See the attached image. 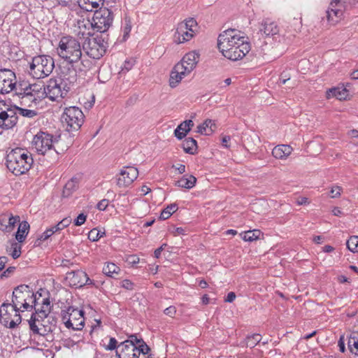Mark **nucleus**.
<instances>
[{"label": "nucleus", "instance_id": "nucleus-27", "mask_svg": "<svg viewBox=\"0 0 358 358\" xmlns=\"http://www.w3.org/2000/svg\"><path fill=\"white\" fill-rule=\"evenodd\" d=\"M196 182V178L192 176H184L180 180L175 182V185L185 188V189H191L192 188Z\"/></svg>", "mask_w": 358, "mask_h": 358}, {"label": "nucleus", "instance_id": "nucleus-22", "mask_svg": "<svg viewBox=\"0 0 358 358\" xmlns=\"http://www.w3.org/2000/svg\"><path fill=\"white\" fill-rule=\"evenodd\" d=\"M20 217L18 215L13 216L12 214L4 216L0 220L1 229L6 232L11 231L16 223L20 222Z\"/></svg>", "mask_w": 358, "mask_h": 358}, {"label": "nucleus", "instance_id": "nucleus-21", "mask_svg": "<svg viewBox=\"0 0 358 358\" xmlns=\"http://www.w3.org/2000/svg\"><path fill=\"white\" fill-rule=\"evenodd\" d=\"M259 33L266 37L274 36L279 33V28L275 22L266 19L261 24Z\"/></svg>", "mask_w": 358, "mask_h": 358}, {"label": "nucleus", "instance_id": "nucleus-7", "mask_svg": "<svg viewBox=\"0 0 358 358\" xmlns=\"http://www.w3.org/2000/svg\"><path fill=\"white\" fill-rule=\"evenodd\" d=\"M20 308H14L13 304L3 303L0 307V322L5 327L15 328L22 322Z\"/></svg>", "mask_w": 358, "mask_h": 358}, {"label": "nucleus", "instance_id": "nucleus-46", "mask_svg": "<svg viewBox=\"0 0 358 358\" xmlns=\"http://www.w3.org/2000/svg\"><path fill=\"white\" fill-rule=\"evenodd\" d=\"M103 234H104V232L94 228L90 231V232L88 234V238L93 242L97 241L99 238H101L103 236Z\"/></svg>", "mask_w": 358, "mask_h": 358}, {"label": "nucleus", "instance_id": "nucleus-36", "mask_svg": "<svg viewBox=\"0 0 358 358\" xmlns=\"http://www.w3.org/2000/svg\"><path fill=\"white\" fill-rule=\"evenodd\" d=\"M31 90L32 85L20 83L18 87H16L15 92L17 94H27V96H29L30 98L34 99Z\"/></svg>", "mask_w": 358, "mask_h": 358}, {"label": "nucleus", "instance_id": "nucleus-28", "mask_svg": "<svg viewBox=\"0 0 358 358\" xmlns=\"http://www.w3.org/2000/svg\"><path fill=\"white\" fill-rule=\"evenodd\" d=\"M216 129V124L210 119H207L197 127V132L201 134L210 135Z\"/></svg>", "mask_w": 358, "mask_h": 358}, {"label": "nucleus", "instance_id": "nucleus-47", "mask_svg": "<svg viewBox=\"0 0 358 358\" xmlns=\"http://www.w3.org/2000/svg\"><path fill=\"white\" fill-rule=\"evenodd\" d=\"M17 113L21 115L23 117H28V118H32L37 115V112L34 110H30V109H26L17 107Z\"/></svg>", "mask_w": 358, "mask_h": 358}, {"label": "nucleus", "instance_id": "nucleus-57", "mask_svg": "<svg viewBox=\"0 0 358 358\" xmlns=\"http://www.w3.org/2000/svg\"><path fill=\"white\" fill-rule=\"evenodd\" d=\"M164 313L165 315L173 318L176 313V308L173 306H171L166 308L164 310Z\"/></svg>", "mask_w": 358, "mask_h": 358}, {"label": "nucleus", "instance_id": "nucleus-19", "mask_svg": "<svg viewBox=\"0 0 358 358\" xmlns=\"http://www.w3.org/2000/svg\"><path fill=\"white\" fill-rule=\"evenodd\" d=\"M199 55L195 51L187 53L177 64L182 65L184 71L190 73L199 62Z\"/></svg>", "mask_w": 358, "mask_h": 358}, {"label": "nucleus", "instance_id": "nucleus-60", "mask_svg": "<svg viewBox=\"0 0 358 358\" xmlns=\"http://www.w3.org/2000/svg\"><path fill=\"white\" fill-rule=\"evenodd\" d=\"M108 203H109V201L108 199H102L101 201H100L97 205H96V208L99 210H106V208H107V206H108Z\"/></svg>", "mask_w": 358, "mask_h": 358}, {"label": "nucleus", "instance_id": "nucleus-1", "mask_svg": "<svg viewBox=\"0 0 358 358\" xmlns=\"http://www.w3.org/2000/svg\"><path fill=\"white\" fill-rule=\"evenodd\" d=\"M77 72L73 65L64 67L58 78L48 81L45 87L46 97L52 101L64 98L77 81Z\"/></svg>", "mask_w": 358, "mask_h": 358}, {"label": "nucleus", "instance_id": "nucleus-16", "mask_svg": "<svg viewBox=\"0 0 358 358\" xmlns=\"http://www.w3.org/2000/svg\"><path fill=\"white\" fill-rule=\"evenodd\" d=\"M66 280L69 282L71 287H82L88 284H92V280L90 279L87 273L81 270L68 272L66 275Z\"/></svg>", "mask_w": 358, "mask_h": 358}, {"label": "nucleus", "instance_id": "nucleus-29", "mask_svg": "<svg viewBox=\"0 0 358 358\" xmlns=\"http://www.w3.org/2000/svg\"><path fill=\"white\" fill-rule=\"evenodd\" d=\"M182 146L185 152L190 155H194L198 148L196 141L190 137L183 141Z\"/></svg>", "mask_w": 358, "mask_h": 358}, {"label": "nucleus", "instance_id": "nucleus-62", "mask_svg": "<svg viewBox=\"0 0 358 358\" xmlns=\"http://www.w3.org/2000/svg\"><path fill=\"white\" fill-rule=\"evenodd\" d=\"M121 286L127 289H132L134 284L129 280H124L122 281Z\"/></svg>", "mask_w": 358, "mask_h": 358}, {"label": "nucleus", "instance_id": "nucleus-39", "mask_svg": "<svg viewBox=\"0 0 358 358\" xmlns=\"http://www.w3.org/2000/svg\"><path fill=\"white\" fill-rule=\"evenodd\" d=\"M260 234L261 232L259 230L255 229L252 231H245L243 234H241V236L242 239L245 241L252 242L258 239Z\"/></svg>", "mask_w": 358, "mask_h": 358}, {"label": "nucleus", "instance_id": "nucleus-55", "mask_svg": "<svg viewBox=\"0 0 358 358\" xmlns=\"http://www.w3.org/2000/svg\"><path fill=\"white\" fill-rule=\"evenodd\" d=\"M91 61L89 59H83L80 62V66L78 67L79 71H85L87 69L90 68Z\"/></svg>", "mask_w": 358, "mask_h": 358}, {"label": "nucleus", "instance_id": "nucleus-63", "mask_svg": "<svg viewBox=\"0 0 358 358\" xmlns=\"http://www.w3.org/2000/svg\"><path fill=\"white\" fill-rule=\"evenodd\" d=\"M61 227H63L64 229L67 227L71 223V218L70 217H67L64 218L60 222Z\"/></svg>", "mask_w": 358, "mask_h": 358}, {"label": "nucleus", "instance_id": "nucleus-42", "mask_svg": "<svg viewBox=\"0 0 358 358\" xmlns=\"http://www.w3.org/2000/svg\"><path fill=\"white\" fill-rule=\"evenodd\" d=\"M183 125L184 122H182L174 130V136L179 140L184 138L189 133V131H187V127H185Z\"/></svg>", "mask_w": 358, "mask_h": 358}, {"label": "nucleus", "instance_id": "nucleus-50", "mask_svg": "<svg viewBox=\"0 0 358 358\" xmlns=\"http://www.w3.org/2000/svg\"><path fill=\"white\" fill-rule=\"evenodd\" d=\"M150 348L149 346L143 341V343H140L138 346H136V352L137 353L138 357L141 353L143 355L148 354Z\"/></svg>", "mask_w": 358, "mask_h": 358}, {"label": "nucleus", "instance_id": "nucleus-34", "mask_svg": "<svg viewBox=\"0 0 358 358\" xmlns=\"http://www.w3.org/2000/svg\"><path fill=\"white\" fill-rule=\"evenodd\" d=\"M45 85H38V84H33L32 85V94L34 95V99H36L38 101L46 97V92H45Z\"/></svg>", "mask_w": 358, "mask_h": 358}, {"label": "nucleus", "instance_id": "nucleus-3", "mask_svg": "<svg viewBox=\"0 0 358 358\" xmlns=\"http://www.w3.org/2000/svg\"><path fill=\"white\" fill-rule=\"evenodd\" d=\"M58 55L70 64L77 63L82 57V48L80 42L75 38L63 36L57 48Z\"/></svg>", "mask_w": 358, "mask_h": 358}, {"label": "nucleus", "instance_id": "nucleus-9", "mask_svg": "<svg viewBox=\"0 0 358 358\" xmlns=\"http://www.w3.org/2000/svg\"><path fill=\"white\" fill-rule=\"evenodd\" d=\"M84 118L83 111L76 106L66 108L62 115V121L66 124L69 131H78L83 124Z\"/></svg>", "mask_w": 358, "mask_h": 358}, {"label": "nucleus", "instance_id": "nucleus-18", "mask_svg": "<svg viewBox=\"0 0 358 358\" xmlns=\"http://www.w3.org/2000/svg\"><path fill=\"white\" fill-rule=\"evenodd\" d=\"M238 45H235L232 46L231 53H233L232 56H224L226 58L231 60V61H237L241 59L243 57L248 54L250 50V43L245 41V37L242 38V41Z\"/></svg>", "mask_w": 358, "mask_h": 358}, {"label": "nucleus", "instance_id": "nucleus-12", "mask_svg": "<svg viewBox=\"0 0 358 358\" xmlns=\"http://www.w3.org/2000/svg\"><path fill=\"white\" fill-rule=\"evenodd\" d=\"M83 49L91 58L99 59L105 54L106 47L101 37H87Z\"/></svg>", "mask_w": 358, "mask_h": 358}, {"label": "nucleus", "instance_id": "nucleus-64", "mask_svg": "<svg viewBox=\"0 0 358 358\" xmlns=\"http://www.w3.org/2000/svg\"><path fill=\"white\" fill-rule=\"evenodd\" d=\"M235 299H236L235 293L233 292H230L229 293H228L227 297L224 299V301L227 302V303H231L235 300Z\"/></svg>", "mask_w": 358, "mask_h": 358}, {"label": "nucleus", "instance_id": "nucleus-58", "mask_svg": "<svg viewBox=\"0 0 358 358\" xmlns=\"http://www.w3.org/2000/svg\"><path fill=\"white\" fill-rule=\"evenodd\" d=\"M117 341L115 338H110L109 343L105 347L107 350H113L117 348Z\"/></svg>", "mask_w": 358, "mask_h": 358}, {"label": "nucleus", "instance_id": "nucleus-11", "mask_svg": "<svg viewBox=\"0 0 358 358\" xmlns=\"http://www.w3.org/2000/svg\"><path fill=\"white\" fill-rule=\"evenodd\" d=\"M113 20V11L107 8H100L94 13L92 26L97 31L105 32L112 24Z\"/></svg>", "mask_w": 358, "mask_h": 358}, {"label": "nucleus", "instance_id": "nucleus-37", "mask_svg": "<svg viewBox=\"0 0 358 358\" xmlns=\"http://www.w3.org/2000/svg\"><path fill=\"white\" fill-rule=\"evenodd\" d=\"M328 96H335L339 100L345 99L348 96V90L346 89L333 88L328 92Z\"/></svg>", "mask_w": 358, "mask_h": 358}, {"label": "nucleus", "instance_id": "nucleus-5", "mask_svg": "<svg viewBox=\"0 0 358 358\" xmlns=\"http://www.w3.org/2000/svg\"><path fill=\"white\" fill-rule=\"evenodd\" d=\"M55 62L48 55H38L32 58L29 64V73L34 78L40 79L48 76L53 71Z\"/></svg>", "mask_w": 358, "mask_h": 358}, {"label": "nucleus", "instance_id": "nucleus-8", "mask_svg": "<svg viewBox=\"0 0 358 358\" xmlns=\"http://www.w3.org/2000/svg\"><path fill=\"white\" fill-rule=\"evenodd\" d=\"M61 315L62 320L68 329L81 330L84 327L83 310L69 306L66 310H62Z\"/></svg>", "mask_w": 358, "mask_h": 358}, {"label": "nucleus", "instance_id": "nucleus-40", "mask_svg": "<svg viewBox=\"0 0 358 358\" xmlns=\"http://www.w3.org/2000/svg\"><path fill=\"white\" fill-rule=\"evenodd\" d=\"M262 341V336L259 334H255L251 336H248L246 338V345L252 348L255 347Z\"/></svg>", "mask_w": 358, "mask_h": 358}, {"label": "nucleus", "instance_id": "nucleus-2", "mask_svg": "<svg viewBox=\"0 0 358 358\" xmlns=\"http://www.w3.org/2000/svg\"><path fill=\"white\" fill-rule=\"evenodd\" d=\"M33 162L31 155L20 148L12 150L6 156V166L15 176H20L28 171Z\"/></svg>", "mask_w": 358, "mask_h": 358}, {"label": "nucleus", "instance_id": "nucleus-25", "mask_svg": "<svg viewBox=\"0 0 358 358\" xmlns=\"http://www.w3.org/2000/svg\"><path fill=\"white\" fill-rule=\"evenodd\" d=\"M183 27V25L177 26L175 38L178 43H182L185 41H188L194 36V34H192L187 29H185Z\"/></svg>", "mask_w": 358, "mask_h": 358}, {"label": "nucleus", "instance_id": "nucleus-53", "mask_svg": "<svg viewBox=\"0 0 358 358\" xmlns=\"http://www.w3.org/2000/svg\"><path fill=\"white\" fill-rule=\"evenodd\" d=\"M135 62L136 61L134 59H130L126 60L124 62V66H122L120 73L124 72V71L127 72L130 69H131V68L134 66V65L135 64Z\"/></svg>", "mask_w": 358, "mask_h": 358}, {"label": "nucleus", "instance_id": "nucleus-14", "mask_svg": "<svg viewBox=\"0 0 358 358\" xmlns=\"http://www.w3.org/2000/svg\"><path fill=\"white\" fill-rule=\"evenodd\" d=\"M34 320L35 317L29 319L28 323L31 331L35 334L45 336L48 333L52 332L56 328V320L52 317H50L48 313L43 317L42 327L38 328L36 327Z\"/></svg>", "mask_w": 358, "mask_h": 358}, {"label": "nucleus", "instance_id": "nucleus-48", "mask_svg": "<svg viewBox=\"0 0 358 358\" xmlns=\"http://www.w3.org/2000/svg\"><path fill=\"white\" fill-rule=\"evenodd\" d=\"M345 3L342 2L341 0H332L330 3L328 9L329 10H336V9H341L342 10V12L344 13L345 10Z\"/></svg>", "mask_w": 358, "mask_h": 358}, {"label": "nucleus", "instance_id": "nucleus-20", "mask_svg": "<svg viewBox=\"0 0 358 358\" xmlns=\"http://www.w3.org/2000/svg\"><path fill=\"white\" fill-rule=\"evenodd\" d=\"M186 71L183 70L182 65L176 64L173 70L171 72L169 78V85L171 87H176L184 78V76L188 75Z\"/></svg>", "mask_w": 358, "mask_h": 358}, {"label": "nucleus", "instance_id": "nucleus-44", "mask_svg": "<svg viewBox=\"0 0 358 358\" xmlns=\"http://www.w3.org/2000/svg\"><path fill=\"white\" fill-rule=\"evenodd\" d=\"M7 251L10 252L11 256L15 259L21 255V245L16 242H13L11 243L10 249L7 248Z\"/></svg>", "mask_w": 358, "mask_h": 358}, {"label": "nucleus", "instance_id": "nucleus-24", "mask_svg": "<svg viewBox=\"0 0 358 358\" xmlns=\"http://www.w3.org/2000/svg\"><path fill=\"white\" fill-rule=\"evenodd\" d=\"M143 340L142 338H138L136 334H131L129 336V339L121 343L120 345L125 346L126 350H130L133 352V354H135L137 357L136 350V345H139L140 343H143Z\"/></svg>", "mask_w": 358, "mask_h": 358}, {"label": "nucleus", "instance_id": "nucleus-51", "mask_svg": "<svg viewBox=\"0 0 358 358\" xmlns=\"http://www.w3.org/2000/svg\"><path fill=\"white\" fill-rule=\"evenodd\" d=\"M34 317H35V324H36V327H37L38 328H40L41 327H42V324H43V315L38 312V311H35V313H32L31 314V318L30 319H33Z\"/></svg>", "mask_w": 358, "mask_h": 358}, {"label": "nucleus", "instance_id": "nucleus-32", "mask_svg": "<svg viewBox=\"0 0 358 358\" xmlns=\"http://www.w3.org/2000/svg\"><path fill=\"white\" fill-rule=\"evenodd\" d=\"M101 1V0H80L78 2L82 9L92 12L94 9L99 7Z\"/></svg>", "mask_w": 358, "mask_h": 358}, {"label": "nucleus", "instance_id": "nucleus-52", "mask_svg": "<svg viewBox=\"0 0 358 358\" xmlns=\"http://www.w3.org/2000/svg\"><path fill=\"white\" fill-rule=\"evenodd\" d=\"M21 99V103L24 105L31 106L29 103H36L38 102L36 99H32L29 97V96H27V94H17Z\"/></svg>", "mask_w": 358, "mask_h": 358}, {"label": "nucleus", "instance_id": "nucleus-6", "mask_svg": "<svg viewBox=\"0 0 358 358\" xmlns=\"http://www.w3.org/2000/svg\"><path fill=\"white\" fill-rule=\"evenodd\" d=\"M244 36L240 31L235 29H228L221 33L217 38V47L223 56H232V46L238 45Z\"/></svg>", "mask_w": 358, "mask_h": 358}, {"label": "nucleus", "instance_id": "nucleus-41", "mask_svg": "<svg viewBox=\"0 0 358 358\" xmlns=\"http://www.w3.org/2000/svg\"><path fill=\"white\" fill-rule=\"evenodd\" d=\"M178 25H183L185 29H187L194 34L195 28L197 27V22L194 18H189L184 22L179 23Z\"/></svg>", "mask_w": 358, "mask_h": 358}, {"label": "nucleus", "instance_id": "nucleus-59", "mask_svg": "<svg viewBox=\"0 0 358 358\" xmlns=\"http://www.w3.org/2000/svg\"><path fill=\"white\" fill-rule=\"evenodd\" d=\"M54 234V231H52V229H51L50 228V229H48L46 231H45L40 236V240L41 241H45L47 240L49 237H50L52 234Z\"/></svg>", "mask_w": 358, "mask_h": 358}, {"label": "nucleus", "instance_id": "nucleus-35", "mask_svg": "<svg viewBox=\"0 0 358 358\" xmlns=\"http://www.w3.org/2000/svg\"><path fill=\"white\" fill-rule=\"evenodd\" d=\"M120 268L113 263H108L103 268V273L109 277L114 278V275H117Z\"/></svg>", "mask_w": 358, "mask_h": 358}, {"label": "nucleus", "instance_id": "nucleus-30", "mask_svg": "<svg viewBox=\"0 0 358 358\" xmlns=\"http://www.w3.org/2000/svg\"><path fill=\"white\" fill-rule=\"evenodd\" d=\"M343 12L341 9L329 10L326 11V18L328 22L334 24L338 22L342 17Z\"/></svg>", "mask_w": 358, "mask_h": 358}, {"label": "nucleus", "instance_id": "nucleus-49", "mask_svg": "<svg viewBox=\"0 0 358 358\" xmlns=\"http://www.w3.org/2000/svg\"><path fill=\"white\" fill-rule=\"evenodd\" d=\"M123 40L125 41L127 40V38L129 37V33L131 30V21H130V19L126 17L124 19V25L123 27Z\"/></svg>", "mask_w": 358, "mask_h": 358}, {"label": "nucleus", "instance_id": "nucleus-33", "mask_svg": "<svg viewBox=\"0 0 358 358\" xmlns=\"http://www.w3.org/2000/svg\"><path fill=\"white\" fill-rule=\"evenodd\" d=\"M348 348L351 353L358 356V332L350 334L348 341Z\"/></svg>", "mask_w": 358, "mask_h": 358}, {"label": "nucleus", "instance_id": "nucleus-4", "mask_svg": "<svg viewBox=\"0 0 358 358\" xmlns=\"http://www.w3.org/2000/svg\"><path fill=\"white\" fill-rule=\"evenodd\" d=\"M12 304L21 312L31 311L36 306V294L27 285H20L13 292Z\"/></svg>", "mask_w": 358, "mask_h": 358}, {"label": "nucleus", "instance_id": "nucleus-13", "mask_svg": "<svg viewBox=\"0 0 358 358\" xmlns=\"http://www.w3.org/2000/svg\"><path fill=\"white\" fill-rule=\"evenodd\" d=\"M52 138V135L40 131L34 136L32 145L38 154L44 155L52 148V143L55 142Z\"/></svg>", "mask_w": 358, "mask_h": 358}, {"label": "nucleus", "instance_id": "nucleus-17", "mask_svg": "<svg viewBox=\"0 0 358 358\" xmlns=\"http://www.w3.org/2000/svg\"><path fill=\"white\" fill-rule=\"evenodd\" d=\"M138 171L134 166H125L120 173L117 178V185L120 187H127L130 185L138 177Z\"/></svg>", "mask_w": 358, "mask_h": 358}, {"label": "nucleus", "instance_id": "nucleus-56", "mask_svg": "<svg viewBox=\"0 0 358 358\" xmlns=\"http://www.w3.org/2000/svg\"><path fill=\"white\" fill-rule=\"evenodd\" d=\"M87 215L84 213H80L78 215L77 218L74 220V224L76 226H80L85 223L86 221Z\"/></svg>", "mask_w": 358, "mask_h": 358}, {"label": "nucleus", "instance_id": "nucleus-45", "mask_svg": "<svg viewBox=\"0 0 358 358\" xmlns=\"http://www.w3.org/2000/svg\"><path fill=\"white\" fill-rule=\"evenodd\" d=\"M38 300V298L36 297V301ZM50 300L48 298H45L43 299L42 304L45 306V309H39L38 308V301H36V306H34L35 311H38L41 313L43 316H46L47 313L50 312Z\"/></svg>", "mask_w": 358, "mask_h": 358}, {"label": "nucleus", "instance_id": "nucleus-26", "mask_svg": "<svg viewBox=\"0 0 358 358\" xmlns=\"http://www.w3.org/2000/svg\"><path fill=\"white\" fill-rule=\"evenodd\" d=\"M79 180L78 178L73 177L70 179L64 185L62 196L64 197L70 196L78 187Z\"/></svg>", "mask_w": 358, "mask_h": 358}, {"label": "nucleus", "instance_id": "nucleus-23", "mask_svg": "<svg viewBox=\"0 0 358 358\" xmlns=\"http://www.w3.org/2000/svg\"><path fill=\"white\" fill-rule=\"evenodd\" d=\"M293 149L288 145H278L272 150V155L278 159H285L290 155Z\"/></svg>", "mask_w": 358, "mask_h": 358}, {"label": "nucleus", "instance_id": "nucleus-61", "mask_svg": "<svg viewBox=\"0 0 358 358\" xmlns=\"http://www.w3.org/2000/svg\"><path fill=\"white\" fill-rule=\"evenodd\" d=\"M15 266H10V267H8L6 271H4L1 274V278H3L9 277L10 275L15 271Z\"/></svg>", "mask_w": 358, "mask_h": 358}, {"label": "nucleus", "instance_id": "nucleus-54", "mask_svg": "<svg viewBox=\"0 0 358 358\" xmlns=\"http://www.w3.org/2000/svg\"><path fill=\"white\" fill-rule=\"evenodd\" d=\"M342 187L340 186L333 187L330 191V196L331 198H338L341 196Z\"/></svg>", "mask_w": 358, "mask_h": 358}, {"label": "nucleus", "instance_id": "nucleus-15", "mask_svg": "<svg viewBox=\"0 0 358 358\" xmlns=\"http://www.w3.org/2000/svg\"><path fill=\"white\" fill-rule=\"evenodd\" d=\"M16 76L8 69H0V93L8 94L16 88Z\"/></svg>", "mask_w": 358, "mask_h": 358}, {"label": "nucleus", "instance_id": "nucleus-43", "mask_svg": "<svg viewBox=\"0 0 358 358\" xmlns=\"http://www.w3.org/2000/svg\"><path fill=\"white\" fill-rule=\"evenodd\" d=\"M348 248L352 252H358V236H352L346 243Z\"/></svg>", "mask_w": 358, "mask_h": 358}, {"label": "nucleus", "instance_id": "nucleus-31", "mask_svg": "<svg viewBox=\"0 0 358 358\" xmlns=\"http://www.w3.org/2000/svg\"><path fill=\"white\" fill-rule=\"evenodd\" d=\"M29 229V224L27 221H23L20 223L17 231L15 234V238L18 242L22 243L24 241L27 235L28 234Z\"/></svg>", "mask_w": 358, "mask_h": 358}, {"label": "nucleus", "instance_id": "nucleus-10", "mask_svg": "<svg viewBox=\"0 0 358 358\" xmlns=\"http://www.w3.org/2000/svg\"><path fill=\"white\" fill-rule=\"evenodd\" d=\"M17 106H11L5 101H0V127L3 129L13 128L17 122Z\"/></svg>", "mask_w": 358, "mask_h": 358}, {"label": "nucleus", "instance_id": "nucleus-38", "mask_svg": "<svg viewBox=\"0 0 358 358\" xmlns=\"http://www.w3.org/2000/svg\"><path fill=\"white\" fill-rule=\"evenodd\" d=\"M178 210V206L176 203H171L164 208L159 216L161 220H165L171 217V215Z\"/></svg>", "mask_w": 358, "mask_h": 358}]
</instances>
